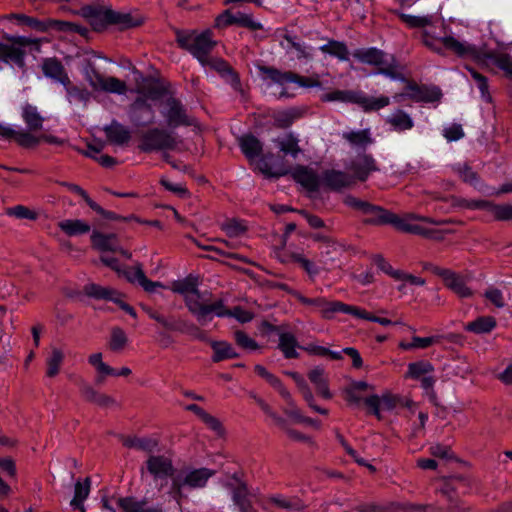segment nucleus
I'll use <instances>...</instances> for the list:
<instances>
[{
	"mask_svg": "<svg viewBox=\"0 0 512 512\" xmlns=\"http://www.w3.org/2000/svg\"><path fill=\"white\" fill-rule=\"evenodd\" d=\"M421 41L429 50L440 56L452 54L459 58H470L481 66L484 65L488 52L466 40L455 37L453 34L437 37L429 31L423 30Z\"/></svg>",
	"mask_w": 512,
	"mask_h": 512,
	"instance_id": "obj_1",
	"label": "nucleus"
},
{
	"mask_svg": "<svg viewBox=\"0 0 512 512\" xmlns=\"http://www.w3.org/2000/svg\"><path fill=\"white\" fill-rule=\"evenodd\" d=\"M176 42L181 49L189 52L202 65L215 48L217 42L213 39V32L206 29L202 32L196 30H177Z\"/></svg>",
	"mask_w": 512,
	"mask_h": 512,
	"instance_id": "obj_2",
	"label": "nucleus"
},
{
	"mask_svg": "<svg viewBox=\"0 0 512 512\" xmlns=\"http://www.w3.org/2000/svg\"><path fill=\"white\" fill-rule=\"evenodd\" d=\"M259 72L264 81L269 80L268 85L277 84L281 86V90L277 95L278 99L288 98L291 95L288 93L285 85L288 83H296L304 88H320L321 82L318 75L310 77L301 76L292 71H281L271 66H260Z\"/></svg>",
	"mask_w": 512,
	"mask_h": 512,
	"instance_id": "obj_3",
	"label": "nucleus"
},
{
	"mask_svg": "<svg viewBox=\"0 0 512 512\" xmlns=\"http://www.w3.org/2000/svg\"><path fill=\"white\" fill-rule=\"evenodd\" d=\"M197 280L187 277L173 283L172 290L184 296L188 311L196 318L200 325H205L208 316L209 304L197 287Z\"/></svg>",
	"mask_w": 512,
	"mask_h": 512,
	"instance_id": "obj_4",
	"label": "nucleus"
},
{
	"mask_svg": "<svg viewBox=\"0 0 512 512\" xmlns=\"http://www.w3.org/2000/svg\"><path fill=\"white\" fill-rule=\"evenodd\" d=\"M177 140L173 132L167 129L153 127L140 134L137 148L143 153L174 150Z\"/></svg>",
	"mask_w": 512,
	"mask_h": 512,
	"instance_id": "obj_5",
	"label": "nucleus"
},
{
	"mask_svg": "<svg viewBox=\"0 0 512 512\" xmlns=\"http://www.w3.org/2000/svg\"><path fill=\"white\" fill-rule=\"evenodd\" d=\"M10 43L0 42V61L7 64H15L19 68L25 66V47H31L33 50L40 51V40L25 36L9 38Z\"/></svg>",
	"mask_w": 512,
	"mask_h": 512,
	"instance_id": "obj_6",
	"label": "nucleus"
},
{
	"mask_svg": "<svg viewBox=\"0 0 512 512\" xmlns=\"http://www.w3.org/2000/svg\"><path fill=\"white\" fill-rule=\"evenodd\" d=\"M160 113L169 129H175L180 126H193L196 123L195 118L187 112L182 102L174 97L165 99Z\"/></svg>",
	"mask_w": 512,
	"mask_h": 512,
	"instance_id": "obj_7",
	"label": "nucleus"
},
{
	"mask_svg": "<svg viewBox=\"0 0 512 512\" xmlns=\"http://www.w3.org/2000/svg\"><path fill=\"white\" fill-rule=\"evenodd\" d=\"M345 204L352 209L360 212L363 216H365L364 222L369 224H387L390 213L388 210L373 205L367 201L358 199L354 196H347L345 198Z\"/></svg>",
	"mask_w": 512,
	"mask_h": 512,
	"instance_id": "obj_8",
	"label": "nucleus"
},
{
	"mask_svg": "<svg viewBox=\"0 0 512 512\" xmlns=\"http://www.w3.org/2000/svg\"><path fill=\"white\" fill-rule=\"evenodd\" d=\"M230 25H238L252 31L263 29V25L260 22L255 21L251 14H246L243 12L232 14L231 11L227 9L216 17L215 27L223 28Z\"/></svg>",
	"mask_w": 512,
	"mask_h": 512,
	"instance_id": "obj_9",
	"label": "nucleus"
},
{
	"mask_svg": "<svg viewBox=\"0 0 512 512\" xmlns=\"http://www.w3.org/2000/svg\"><path fill=\"white\" fill-rule=\"evenodd\" d=\"M403 97H408L415 102L433 103L440 100L442 93L435 86L429 87L410 82L406 86V93L396 95L394 98L399 101Z\"/></svg>",
	"mask_w": 512,
	"mask_h": 512,
	"instance_id": "obj_10",
	"label": "nucleus"
},
{
	"mask_svg": "<svg viewBox=\"0 0 512 512\" xmlns=\"http://www.w3.org/2000/svg\"><path fill=\"white\" fill-rule=\"evenodd\" d=\"M213 315L217 317H234L241 323H247L253 319V313L240 306H235L233 309L226 308L222 299H218L209 304L208 316L205 320V325L212 321Z\"/></svg>",
	"mask_w": 512,
	"mask_h": 512,
	"instance_id": "obj_11",
	"label": "nucleus"
},
{
	"mask_svg": "<svg viewBox=\"0 0 512 512\" xmlns=\"http://www.w3.org/2000/svg\"><path fill=\"white\" fill-rule=\"evenodd\" d=\"M109 10L101 5H86L77 14L87 19L95 31H101L110 25Z\"/></svg>",
	"mask_w": 512,
	"mask_h": 512,
	"instance_id": "obj_12",
	"label": "nucleus"
},
{
	"mask_svg": "<svg viewBox=\"0 0 512 512\" xmlns=\"http://www.w3.org/2000/svg\"><path fill=\"white\" fill-rule=\"evenodd\" d=\"M146 469L154 479L172 478L175 468L171 458L164 455H151L146 460Z\"/></svg>",
	"mask_w": 512,
	"mask_h": 512,
	"instance_id": "obj_13",
	"label": "nucleus"
},
{
	"mask_svg": "<svg viewBox=\"0 0 512 512\" xmlns=\"http://www.w3.org/2000/svg\"><path fill=\"white\" fill-rule=\"evenodd\" d=\"M321 183L330 190L340 191L354 185V177L344 171L327 169L321 174Z\"/></svg>",
	"mask_w": 512,
	"mask_h": 512,
	"instance_id": "obj_14",
	"label": "nucleus"
},
{
	"mask_svg": "<svg viewBox=\"0 0 512 512\" xmlns=\"http://www.w3.org/2000/svg\"><path fill=\"white\" fill-rule=\"evenodd\" d=\"M120 292L111 288L101 286L96 283H88L82 291H74L69 294L70 297L81 299L82 294L95 300H105L114 302Z\"/></svg>",
	"mask_w": 512,
	"mask_h": 512,
	"instance_id": "obj_15",
	"label": "nucleus"
},
{
	"mask_svg": "<svg viewBox=\"0 0 512 512\" xmlns=\"http://www.w3.org/2000/svg\"><path fill=\"white\" fill-rule=\"evenodd\" d=\"M445 286L452 290L460 298H469L473 295L472 290L467 286V278L450 269L439 271Z\"/></svg>",
	"mask_w": 512,
	"mask_h": 512,
	"instance_id": "obj_16",
	"label": "nucleus"
},
{
	"mask_svg": "<svg viewBox=\"0 0 512 512\" xmlns=\"http://www.w3.org/2000/svg\"><path fill=\"white\" fill-rule=\"evenodd\" d=\"M204 66H209L215 70L224 80L229 83L235 90L241 89V83L238 74L229 65V63L221 58H209Z\"/></svg>",
	"mask_w": 512,
	"mask_h": 512,
	"instance_id": "obj_17",
	"label": "nucleus"
},
{
	"mask_svg": "<svg viewBox=\"0 0 512 512\" xmlns=\"http://www.w3.org/2000/svg\"><path fill=\"white\" fill-rule=\"evenodd\" d=\"M349 169L353 172L354 182L356 180L366 181L371 172L377 171L378 167L375 159L371 155H359L354 159Z\"/></svg>",
	"mask_w": 512,
	"mask_h": 512,
	"instance_id": "obj_18",
	"label": "nucleus"
},
{
	"mask_svg": "<svg viewBox=\"0 0 512 512\" xmlns=\"http://www.w3.org/2000/svg\"><path fill=\"white\" fill-rule=\"evenodd\" d=\"M120 273L130 282L138 283L146 292H154L155 288L163 287L161 282L149 280L142 268L141 264H136L134 267H128Z\"/></svg>",
	"mask_w": 512,
	"mask_h": 512,
	"instance_id": "obj_19",
	"label": "nucleus"
},
{
	"mask_svg": "<svg viewBox=\"0 0 512 512\" xmlns=\"http://www.w3.org/2000/svg\"><path fill=\"white\" fill-rule=\"evenodd\" d=\"M293 179L309 192L318 191L321 184V176L306 166H297L292 171Z\"/></svg>",
	"mask_w": 512,
	"mask_h": 512,
	"instance_id": "obj_20",
	"label": "nucleus"
},
{
	"mask_svg": "<svg viewBox=\"0 0 512 512\" xmlns=\"http://www.w3.org/2000/svg\"><path fill=\"white\" fill-rule=\"evenodd\" d=\"M352 55L363 64L377 67L387 64L386 53L376 47L359 48L354 50Z\"/></svg>",
	"mask_w": 512,
	"mask_h": 512,
	"instance_id": "obj_21",
	"label": "nucleus"
},
{
	"mask_svg": "<svg viewBox=\"0 0 512 512\" xmlns=\"http://www.w3.org/2000/svg\"><path fill=\"white\" fill-rule=\"evenodd\" d=\"M483 67L487 69L497 67L512 80V56L506 53L488 51Z\"/></svg>",
	"mask_w": 512,
	"mask_h": 512,
	"instance_id": "obj_22",
	"label": "nucleus"
},
{
	"mask_svg": "<svg viewBox=\"0 0 512 512\" xmlns=\"http://www.w3.org/2000/svg\"><path fill=\"white\" fill-rule=\"evenodd\" d=\"M360 307L345 304L341 301H328L324 298V303L320 311L324 319H332L336 313H344L358 318Z\"/></svg>",
	"mask_w": 512,
	"mask_h": 512,
	"instance_id": "obj_23",
	"label": "nucleus"
},
{
	"mask_svg": "<svg viewBox=\"0 0 512 512\" xmlns=\"http://www.w3.org/2000/svg\"><path fill=\"white\" fill-rule=\"evenodd\" d=\"M43 74L61 84L69 82V76L60 60L55 57L45 58L41 65Z\"/></svg>",
	"mask_w": 512,
	"mask_h": 512,
	"instance_id": "obj_24",
	"label": "nucleus"
},
{
	"mask_svg": "<svg viewBox=\"0 0 512 512\" xmlns=\"http://www.w3.org/2000/svg\"><path fill=\"white\" fill-rule=\"evenodd\" d=\"M0 136L6 139H15V141L24 148H31L39 144L40 137H35L28 131H16L11 127L0 123Z\"/></svg>",
	"mask_w": 512,
	"mask_h": 512,
	"instance_id": "obj_25",
	"label": "nucleus"
},
{
	"mask_svg": "<svg viewBox=\"0 0 512 512\" xmlns=\"http://www.w3.org/2000/svg\"><path fill=\"white\" fill-rule=\"evenodd\" d=\"M214 474L215 471L208 468L192 469L184 473L182 481L191 489L203 488Z\"/></svg>",
	"mask_w": 512,
	"mask_h": 512,
	"instance_id": "obj_26",
	"label": "nucleus"
},
{
	"mask_svg": "<svg viewBox=\"0 0 512 512\" xmlns=\"http://www.w3.org/2000/svg\"><path fill=\"white\" fill-rule=\"evenodd\" d=\"M412 221H422L434 225H440L444 223V221H437L431 217L421 216L414 213L407 214L403 217L398 216L394 213H390L387 224H391L396 229L407 233V227L411 225Z\"/></svg>",
	"mask_w": 512,
	"mask_h": 512,
	"instance_id": "obj_27",
	"label": "nucleus"
},
{
	"mask_svg": "<svg viewBox=\"0 0 512 512\" xmlns=\"http://www.w3.org/2000/svg\"><path fill=\"white\" fill-rule=\"evenodd\" d=\"M103 130L107 140L112 144L125 145L131 139L129 129L116 120H113L109 125H106Z\"/></svg>",
	"mask_w": 512,
	"mask_h": 512,
	"instance_id": "obj_28",
	"label": "nucleus"
},
{
	"mask_svg": "<svg viewBox=\"0 0 512 512\" xmlns=\"http://www.w3.org/2000/svg\"><path fill=\"white\" fill-rule=\"evenodd\" d=\"M355 104L359 105L364 112L378 111L390 104L387 96L372 97L362 91H357Z\"/></svg>",
	"mask_w": 512,
	"mask_h": 512,
	"instance_id": "obj_29",
	"label": "nucleus"
},
{
	"mask_svg": "<svg viewBox=\"0 0 512 512\" xmlns=\"http://www.w3.org/2000/svg\"><path fill=\"white\" fill-rule=\"evenodd\" d=\"M288 375L295 381L299 391L301 392L304 400L307 402L308 406L315 412L320 413L322 415H327L328 410L319 407L315 403L314 396L306 382V380L297 372H289Z\"/></svg>",
	"mask_w": 512,
	"mask_h": 512,
	"instance_id": "obj_30",
	"label": "nucleus"
},
{
	"mask_svg": "<svg viewBox=\"0 0 512 512\" xmlns=\"http://www.w3.org/2000/svg\"><path fill=\"white\" fill-rule=\"evenodd\" d=\"M239 147L248 160L257 158L263 150L262 143L252 134H246L238 139Z\"/></svg>",
	"mask_w": 512,
	"mask_h": 512,
	"instance_id": "obj_31",
	"label": "nucleus"
},
{
	"mask_svg": "<svg viewBox=\"0 0 512 512\" xmlns=\"http://www.w3.org/2000/svg\"><path fill=\"white\" fill-rule=\"evenodd\" d=\"M123 445L127 448H135L146 453H153L157 450L159 442L152 437H136L129 436L123 438Z\"/></svg>",
	"mask_w": 512,
	"mask_h": 512,
	"instance_id": "obj_32",
	"label": "nucleus"
},
{
	"mask_svg": "<svg viewBox=\"0 0 512 512\" xmlns=\"http://www.w3.org/2000/svg\"><path fill=\"white\" fill-rule=\"evenodd\" d=\"M91 242L94 248L100 251H118V238L115 234H103L94 231L91 235Z\"/></svg>",
	"mask_w": 512,
	"mask_h": 512,
	"instance_id": "obj_33",
	"label": "nucleus"
},
{
	"mask_svg": "<svg viewBox=\"0 0 512 512\" xmlns=\"http://www.w3.org/2000/svg\"><path fill=\"white\" fill-rule=\"evenodd\" d=\"M386 123L399 132L410 130L414 127V121L411 116L401 109L389 115L386 119Z\"/></svg>",
	"mask_w": 512,
	"mask_h": 512,
	"instance_id": "obj_34",
	"label": "nucleus"
},
{
	"mask_svg": "<svg viewBox=\"0 0 512 512\" xmlns=\"http://www.w3.org/2000/svg\"><path fill=\"white\" fill-rule=\"evenodd\" d=\"M320 51L337 58L339 61L349 60V50L344 42L329 39L326 44L320 46Z\"/></svg>",
	"mask_w": 512,
	"mask_h": 512,
	"instance_id": "obj_35",
	"label": "nucleus"
},
{
	"mask_svg": "<svg viewBox=\"0 0 512 512\" xmlns=\"http://www.w3.org/2000/svg\"><path fill=\"white\" fill-rule=\"evenodd\" d=\"M254 370L257 375L265 379L273 388H275L284 400H291L290 392L284 387L277 376L270 373L264 366L259 364L255 366Z\"/></svg>",
	"mask_w": 512,
	"mask_h": 512,
	"instance_id": "obj_36",
	"label": "nucleus"
},
{
	"mask_svg": "<svg viewBox=\"0 0 512 512\" xmlns=\"http://www.w3.org/2000/svg\"><path fill=\"white\" fill-rule=\"evenodd\" d=\"M22 118L30 131L41 130L44 118L40 115L37 107L25 104L22 108Z\"/></svg>",
	"mask_w": 512,
	"mask_h": 512,
	"instance_id": "obj_37",
	"label": "nucleus"
},
{
	"mask_svg": "<svg viewBox=\"0 0 512 512\" xmlns=\"http://www.w3.org/2000/svg\"><path fill=\"white\" fill-rule=\"evenodd\" d=\"M342 137L349 142L351 146L363 149L373 143L370 129L344 132Z\"/></svg>",
	"mask_w": 512,
	"mask_h": 512,
	"instance_id": "obj_38",
	"label": "nucleus"
},
{
	"mask_svg": "<svg viewBox=\"0 0 512 512\" xmlns=\"http://www.w3.org/2000/svg\"><path fill=\"white\" fill-rule=\"evenodd\" d=\"M58 226L68 236L86 234L91 229L88 223L80 219H66L59 222Z\"/></svg>",
	"mask_w": 512,
	"mask_h": 512,
	"instance_id": "obj_39",
	"label": "nucleus"
},
{
	"mask_svg": "<svg viewBox=\"0 0 512 512\" xmlns=\"http://www.w3.org/2000/svg\"><path fill=\"white\" fill-rule=\"evenodd\" d=\"M210 345L214 351L212 360L220 362L226 359H234L238 357V353L232 345L225 341H210Z\"/></svg>",
	"mask_w": 512,
	"mask_h": 512,
	"instance_id": "obj_40",
	"label": "nucleus"
},
{
	"mask_svg": "<svg viewBox=\"0 0 512 512\" xmlns=\"http://www.w3.org/2000/svg\"><path fill=\"white\" fill-rule=\"evenodd\" d=\"M49 30H55L58 32H65L70 34L77 33L82 36L88 34V29L84 26H81L74 22L54 19H48V31Z\"/></svg>",
	"mask_w": 512,
	"mask_h": 512,
	"instance_id": "obj_41",
	"label": "nucleus"
},
{
	"mask_svg": "<svg viewBox=\"0 0 512 512\" xmlns=\"http://www.w3.org/2000/svg\"><path fill=\"white\" fill-rule=\"evenodd\" d=\"M297 345V340L292 333L279 332L278 348L282 351L285 358L292 359L298 357V353L296 351Z\"/></svg>",
	"mask_w": 512,
	"mask_h": 512,
	"instance_id": "obj_42",
	"label": "nucleus"
},
{
	"mask_svg": "<svg viewBox=\"0 0 512 512\" xmlns=\"http://www.w3.org/2000/svg\"><path fill=\"white\" fill-rule=\"evenodd\" d=\"M63 85L67 94V100L70 103H83L86 105L90 100L91 93L84 86L73 85L70 80L67 84Z\"/></svg>",
	"mask_w": 512,
	"mask_h": 512,
	"instance_id": "obj_43",
	"label": "nucleus"
},
{
	"mask_svg": "<svg viewBox=\"0 0 512 512\" xmlns=\"http://www.w3.org/2000/svg\"><path fill=\"white\" fill-rule=\"evenodd\" d=\"M496 326V320L491 316H482L478 317L472 322H469L465 329L467 331L476 333V334H482V333H489L491 330H493Z\"/></svg>",
	"mask_w": 512,
	"mask_h": 512,
	"instance_id": "obj_44",
	"label": "nucleus"
},
{
	"mask_svg": "<svg viewBox=\"0 0 512 512\" xmlns=\"http://www.w3.org/2000/svg\"><path fill=\"white\" fill-rule=\"evenodd\" d=\"M82 395L85 400L97 404L101 407H109L115 404V400L109 395L99 393L90 386H85L82 389Z\"/></svg>",
	"mask_w": 512,
	"mask_h": 512,
	"instance_id": "obj_45",
	"label": "nucleus"
},
{
	"mask_svg": "<svg viewBox=\"0 0 512 512\" xmlns=\"http://www.w3.org/2000/svg\"><path fill=\"white\" fill-rule=\"evenodd\" d=\"M90 492V479L86 478L84 481V484H82L80 481H77L75 484V491H74V497L71 501V506L80 509L82 512H84V506L83 502L88 497Z\"/></svg>",
	"mask_w": 512,
	"mask_h": 512,
	"instance_id": "obj_46",
	"label": "nucleus"
},
{
	"mask_svg": "<svg viewBox=\"0 0 512 512\" xmlns=\"http://www.w3.org/2000/svg\"><path fill=\"white\" fill-rule=\"evenodd\" d=\"M434 372V366L427 360H420L408 364L407 377L420 379Z\"/></svg>",
	"mask_w": 512,
	"mask_h": 512,
	"instance_id": "obj_47",
	"label": "nucleus"
},
{
	"mask_svg": "<svg viewBox=\"0 0 512 512\" xmlns=\"http://www.w3.org/2000/svg\"><path fill=\"white\" fill-rule=\"evenodd\" d=\"M174 325L178 326L179 328L172 329L171 331H177L181 333H187L191 335L193 338L201 340V341H207V336L204 331H202L199 327H197L193 323H189L186 320H183L181 318H177L175 320Z\"/></svg>",
	"mask_w": 512,
	"mask_h": 512,
	"instance_id": "obj_48",
	"label": "nucleus"
},
{
	"mask_svg": "<svg viewBox=\"0 0 512 512\" xmlns=\"http://www.w3.org/2000/svg\"><path fill=\"white\" fill-rule=\"evenodd\" d=\"M98 91H104L108 93L124 94L127 90L126 83L116 77H103L100 85L97 88Z\"/></svg>",
	"mask_w": 512,
	"mask_h": 512,
	"instance_id": "obj_49",
	"label": "nucleus"
},
{
	"mask_svg": "<svg viewBox=\"0 0 512 512\" xmlns=\"http://www.w3.org/2000/svg\"><path fill=\"white\" fill-rule=\"evenodd\" d=\"M64 360V354L59 348H52L50 355L46 359L47 364V371L46 375L48 377H55L59 371L60 367L62 365V362Z\"/></svg>",
	"mask_w": 512,
	"mask_h": 512,
	"instance_id": "obj_50",
	"label": "nucleus"
},
{
	"mask_svg": "<svg viewBox=\"0 0 512 512\" xmlns=\"http://www.w3.org/2000/svg\"><path fill=\"white\" fill-rule=\"evenodd\" d=\"M357 96L356 90H335L330 93H326L321 96V101L323 102H345V103H353L355 104Z\"/></svg>",
	"mask_w": 512,
	"mask_h": 512,
	"instance_id": "obj_51",
	"label": "nucleus"
},
{
	"mask_svg": "<svg viewBox=\"0 0 512 512\" xmlns=\"http://www.w3.org/2000/svg\"><path fill=\"white\" fill-rule=\"evenodd\" d=\"M299 117L300 113L298 112V110L291 108L276 112L273 115V120L277 127L287 128Z\"/></svg>",
	"mask_w": 512,
	"mask_h": 512,
	"instance_id": "obj_52",
	"label": "nucleus"
},
{
	"mask_svg": "<svg viewBox=\"0 0 512 512\" xmlns=\"http://www.w3.org/2000/svg\"><path fill=\"white\" fill-rule=\"evenodd\" d=\"M232 498L242 512H248L251 505L248 499L247 486L244 483L238 484L237 487L233 489Z\"/></svg>",
	"mask_w": 512,
	"mask_h": 512,
	"instance_id": "obj_53",
	"label": "nucleus"
},
{
	"mask_svg": "<svg viewBox=\"0 0 512 512\" xmlns=\"http://www.w3.org/2000/svg\"><path fill=\"white\" fill-rule=\"evenodd\" d=\"M397 15L409 28H425L432 23L431 16H413L402 12H398Z\"/></svg>",
	"mask_w": 512,
	"mask_h": 512,
	"instance_id": "obj_54",
	"label": "nucleus"
},
{
	"mask_svg": "<svg viewBox=\"0 0 512 512\" xmlns=\"http://www.w3.org/2000/svg\"><path fill=\"white\" fill-rule=\"evenodd\" d=\"M453 169L464 182L474 187H479L478 174L468 164H457L453 166Z\"/></svg>",
	"mask_w": 512,
	"mask_h": 512,
	"instance_id": "obj_55",
	"label": "nucleus"
},
{
	"mask_svg": "<svg viewBox=\"0 0 512 512\" xmlns=\"http://www.w3.org/2000/svg\"><path fill=\"white\" fill-rule=\"evenodd\" d=\"M490 214L498 221H508L512 219V205H497L488 202L486 208Z\"/></svg>",
	"mask_w": 512,
	"mask_h": 512,
	"instance_id": "obj_56",
	"label": "nucleus"
},
{
	"mask_svg": "<svg viewBox=\"0 0 512 512\" xmlns=\"http://www.w3.org/2000/svg\"><path fill=\"white\" fill-rule=\"evenodd\" d=\"M14 17L17 19L19 24L28 26L38 32L48 31V19L39 20L34 17H30L24 14H16Z\"/></svg>",
	"mask_w": 512,
	"mask_h": 512,
	"instance_id": "obj_57",
	"label": "nucleus"
},
{
	"mask_svg": "<svg viewBox=\"0 0 512 512\" xmlns=\"http://www.w3.org/2000/svg\"><path fill=\"white\" fill-rule=\"evenodd\" d=\"M110 16V25H118L121 28H130L138 25L137 21L133 19V17L128 13H120L112 10H109Z\"/></svg>",
	"mask_w": 512,
	"mask_h": 512,
	"instance_id": "obj_58",
	"label": "nucleus"
},
{
	"mask_svg": "<svg viewBox=\"0 0 512 512\" xmlns=\"http://www.w3.org/2000/svg\"><path fill=\"white\" fill-rule=\"evenodd\" d=\"M278 145L283 153L290 154L294 158H296L301 152L298 140L292 134H289L285 138L279 140Z\"/></svg>",
	"mask_w": 512,
	"mask_h": 512,
	"instance_id": "obj_59",
	"label": "nucleus"
},
{
	"mask_svg": "<svg viewBox=\"0 0 512 512\" xmlns=\"http://www.w3.org/2000/svg\"><path fill=\"white\" fill-rule=\"evenodd\" d=\"M284 39L288 42L289 44V47L291 49H294L296 52H297V58L298 59H311L312 58V53H311V48L296 41V38L291 36V35H288L286 34L284 36Z\"/></svg>",
	"mask_w": 512,
	"mask_h": 512,
	"instance_id": "obj_60",
	"label": "nucleus"
},
{
	"mask_svg": "<svg viewBox=\"0 0 512 512\" xmlns=\"http://www.w3.org/2000/svg\"><path fill=\"white\" fill-rule=\"evenodd\" d=\"M117 504L124 512H142L146 502L134 497H123L118 499Z\"/></svg>",
	"mask_w": 512,
	"mask_h": 512,
	"instance_id": "obj_61",
	"label": "nucleus"
},
{
	"mask_svg": "<svg viewBox=\"0 0 512 512\" xmlns=\"http://www.w3.org/2000/svg\"><path fill=\"white\" fill-rule=\"evenodd\" d=\"M185 486L186 485L183 483L180 474L172 477L169 495L177 502L179 506L181 505L182 499L186 497L183 493V488Z\"/></svg>",
	"mask_w": 512,
	"mask_h": 512,
	"instance_id": "obj_62",
	"label": "nucleus"
},
{
	"mask_svg": "<svg viewBox=\"0 0 512 512\" xmlns=\"http://www.w3.org/2000/svg\"><path fill=\"white\" fill-rule=\"evenodd\" d=\"M127 344V337L123 329L120 327H114L111 331V340L109 343L110 349L113 351H119Z\"/></svg>",
	"mask_w": 512,
	"mask_h": 512,
	"instance_id": "obj_63",
	"label": "nucleus"
},
{
	"mask_svg": "<svg viewBox=\"0 0 512 512\" xmlns=\"http://www.w3.org/2000/svg\"><path fill=\"white\" fill-rule=\"evenodd\" d=\"M292 259L308 273L311 278L316 277L320 273V269L302 254H293Z\"/></svg>",
	"mask_w": 512,
	"mask_h": 512,
	"instance_id": "obj_64",
	"label": "nucleus"
}]
</instances>
